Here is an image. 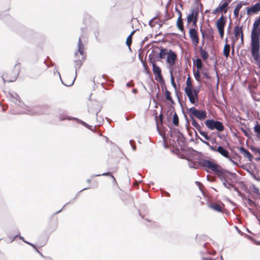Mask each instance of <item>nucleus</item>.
<instances>
[{
  "label": "nucleus",
  "instance_id": "0eeeda50",
  "mask_svg": "<svg viewBox=\"0 0 260 260\" xmlns=\"http://www.w3.org/2000/svg\"><path fill=\"white\" fill-rule=\"evenodd\" d=\"M18 65H20V63L15 64L14 68L12 70V73L14 74L13 76H9L7 73H5L2 75V78L4 83L14 82L17 79L20 71V67H18Z\"/></svg>",
  "mask_w": 260,
  "mask_h": 260
},
{
  "label": "nucleus",
  "instance_id": "ddd939ff",
  "mask_svg": "<svg viewBox=\"0 0 260 260\" xmlns=\"http://www.w3.org/2000/svg\"><path fill=\"white\" fill-rule=\"evenodd\" d=\"M251 54L255 64L260 62V45H250Z\"/></svg>",
  "mask_w": 260,
  "mask_h": 260
},
{
  "label": "nucleus",
  "instance_id": "a878e982",
  "mask_svg": "<svg viewBox=\"0 0 260 260\" xmlns=\"http://www.w3.org/2000/svg\"><path fill=\"white\" fill-rule=\"evenodd\" d=\"M210 246L209 244L208 243H205L203 245L204 248L206 249V251H201V254L202 255L204 254L205 253H207L209 255H215L216 251L214 250H210L209 249V246Z\"/></svg>",
  "mask_w": 260,
  "mask_h": 260
},
{
  "label": "nucleus",
  "instance_id": "603ef678",
  "mask_svg": "<svg viewBox=\"0 0 260 260\" xmlns=\"http://www.w3.org/2000/svg\"><path fill=\"white\" fill-rule=\"evenodd\" d=\"M231 154L233 155V157L234 159H239V161H240L242 158V156L240 155L238 152L234 150H231Z\"/></svg>",
  "mask_w": 260,
  "mask_h": 260
},
{
  "label": "nucleus",
  "instance_id": "473e14b6",
  "mask_svg": "<svg viewBox=\"0 0 260 260\" xmlns=\"http://www.w3.org/2000/svg\"><path fill=\"white\" fill-rule=\"evenodd\" d=\"M101 109H102V107L100 106V105H98L96 107H95V108H92V107L89 108L88 109V112L90 114H95L96 115V116H98V114L101 111Z\"/></svg>",
  "mask_w": 260,
  "mask_h": 260
},
{
  "label": "nucleus",
  "instance_id": "09e8293b",
  "mask_svg": "<svg viewBox=\"0 0 260 260\" xmlns=\"http://www.w3.org/2000/svg\"><path fill=\"white\" fill-rule=\"evenodd\" d=\"M56 72V73H57V74L58 75L59 77V78H60V81H61V83H62V84H63L64 85H65V86H68V87L71 86H72V85H73L74 84V80H73L72 81V82H71L70 84H65V83L63 82V81L62 80V79H61V76H60V74L59 72H58L57 71V69H56V68H55L54 69V75L55 74Z\"/></svg>",
  "mask_w": 260,
  "mask_h": 260
},
{
  "label": "nucleus",
  "instance_id": "864d4df0",
  "mask_svg": "<svg viewBox=\"0 0 260 260\" xmlns=\"http://www.w3.org/2000/svg\"><path fill=\"white\" fill-rule=\"evenodd\" d=\"M132 39H133V38L131 37V36L128 35L126 38V40L125 42V44H126V46L128 47L130 51H131V46L132 43Z\"/></svg>",
  "mask_w": 260,
  "mask_h": 260
},
{
  "label": "nucleus",
  "instance_id": "4d7b16f0",
  "mask_svg": "<svg viewBox=\"0 0 260 260\" xmlns=\"http://www.w3.org/2000/svg\"><path fill=\"white\" fill-rule=\"evenodd\" d=\"M246 201L247 202L248 204L251 206H254L256 207L257 206V204L256 203L255 201L251 200L249 197H247Z\"/></svg>",
  "mask_w": 260,
  "mask_h": 260
},
{
  "label": "nucleus",
  "instance_id": "13d9d810",
  "mask_svg": "<svg viewBox=\"0 0 260 260\" xmlns=\"http://www.w3.org/2000/svg\"><path fill=\"white\" fill-rule=\"evenodd\" d=\"M168 69H169V73H170V80H171V82H172V81H174V77L173 76V70L175 68H171V67H168Z\"/></svg>",
  "mask_w": 260,
  "mask_h": 260
},
{
  "label": "nucleus",
  "instance_id": "f257e3e1",
  "mask_svg": "<svg viewBox=\"0 0 260 260\" xmlns=\"http://www.w3.org/2000/svg\"><path fill=\"white\" fill-rule=\"evenodd\" d=\"M0 18L3 20L10 27L14 29L12 25H15L19 27V33L25 39L30 40L32 37L38 34L33 30L27 28L17 23L9 14H6L5 11L0 13Z\"/></svg>",
  "mask_w": 260,
  "mask_h": 260
},
{
  "label": "nucleus",
  "instance_id": "de8ad7c7",
  "mask_svg": "<svg viewBox=\"0 0 260 260\" xmlns=\"http://www.w3.org/2000/svg\"><path fill=\"white\" fill-rule=\"evenodd\" d=\"M57 226V224L56 223H54L52 225H49L46 230L47 233L50 235L52 232H53L56 229Z\"/></svg>",
  "mask_w": 260,
  "mask_h": 260
},
{
  "label": "nucleus",
  "instance_id": "a18cd8bd",
  "mask_svg": "<svg viewBox=\"0 0 260 260\" xmlns=\"http://www.w3.org/2000/svg\"><path fill=\"white\" fill-rule=\"evenodd\" d=\"M176 26L181 32L184 31L183 19L182 18H181L180 20L177 19L176 21Z\"/></svg>",
  "mask_w": 260,
  "mask_h": 260
},
{
  "label": "nucleus",
  "instance_id": "5fc2aeb1",
  "mask_svg": "<svg viewBox=\"0 0 260 260\" xmlns=\"http://www.w3.org/2000/svg\"><path fill=\"white\" fill-rule=\"evenodd\" d=\"M200 89H201V86H199L196 87L194 89L192 88V90H191V92L192 94H193L196 96L198 97Z\"/></svg>",
  "mask_w": 260,
  "mask_h": 260
},
{
  "label": "nucleus",
  "instance_id": "c9c22d12",
  "mask_svg": "<svg viewBox=\"0 0 260 260\" xmlns=\"http://www.w3.org/2000/svg\"><path fill=\"white\" fill-rule=\"evenodd\" d=\"M198 0H195V3L197 7L193 9H196V14L199 15V13L203 14V5L201 3H198Z\"/></svg>",
  "mask_w": 260,
  "mask_h": 260
},
{
  "label": "nucleus",
  "instance_id": "ea45409f",
  "mask_svg": "<svg viewBox=\"0 0 260 260\" xmlns=\"http://www.w3.org/2000/svg\"><path fill=\"white\" fill-rule=\"evenodd\" d=\"M253 131L257 137L260 138V123L257 121H255V124L253 127Z\"/></svg>",
  "mask_w": 260,
  "mask_h": 260
},
{
  "label": "nucleus",
  "instance_id": "aec40b11",
  "mask_svg": "<svg viewBox=\"0 0 260 260\" xmlns=\"http://www.w3.org/2000/svg\"><path fill=\"white\" fill-rule=\"evenodd\" d=\"M167 126L170 128L169 136L171 138H174L175 137H177L178 135L182 136V133L178 129L173 127L172 124L169 123Z\"/></svg>",
  "mask_w": 260,
  "mask_h": 260
},
{
  "label": "nucleus",
  "instance_id": "e2e57ef3",
  "mask_svg": "<svg viewBox=\"0 0 260 260\" xmlns=\"http://www.w3.org/2000/svg\"><path fill=\"white\" fill-rule=\"evenodd\" d=\"M113 170L112 171V172H110V171H108V172H105L102 174H100L101 176H108V177H110L111 178V176H113L112 175V173L114 172L116 169H113Z\"/></svg>",
  "mask_w": 260,
  "mask_h": 260
},
{
  "label": "nucleus",
  "instance_id": "4c0bfd02",
  "mask_svg": "<svg viewBox=\"0 0 260 260\" xmlns=\"http://www.w3.org/2000/svg\"><path fill=\"white\" fill-rule=\"evenodd\" d=\"M76 122L83 125L84 126H85V127H86L87 128H88V129H89L92 132L95 131L94 128H92V126L88 124L86 122H84V121H83L82 120H81L78 118L77 119Z\"/></svg>",
  "mask_w": 260,
  "mask_h": 260
},
{
  "label": "nucleus",
  "instance_id": "680f3d73",
  "mask_svg": "<svg viewBox=\"0 0 260 260\" xmlns=\"http://www.w3.org/2000/svg\"><path fill=\"white\" fill-rule=\"evenodd\" d=\"M201 136H202L206 140L209 141L210 137V135H208V133L205 131L201 132V133L200 134Z\"/></svg>",
  "mask_w": 260,
  "mask_h": 260
},
{
  "label": "nucleus",
  "instance_id": "f8f14e48",
  "mask_svg": "<svg viewBox=\"0 0 260 260\" xmlns=\"http://www.w3.org/2000/svg\"><path fill=\"white\" fill-rule=\"evenodd\" d=\"M152 72L154 74V79L158 81L161 85V87L163 88V85L165 86V81L162 77L161 74V69L159 66L152 67Z\"/></svg>",
  "mask_w": 260,
  "mask_h": 260
},
{
  "label": "nucleus",
  "instance_id": "6e6552de",
  "mask_svg": "<svg viewBox=\"0 0 260 260\" xmlns=\"http://www.w3.org/2000/svg\"><path fill=\"white\" fill-rule=\"evenodd\" d=\"M187 112L188 113L189 116L191 115L192 117H196L200 120H204L207 116V113L205 110L197 109L194 107L186 109Z\"/></svg>",
  "mask_w": 260,
  "mask_h": 260
},
{
  "label": "nucleus",
  "instance_id": "cd10ccee",
  "mask_svg": "<svg viewBox=\"0 0 260 260\" xmlns=\"http://www.w3.org/2000/svg\"><path fill=\"white\" fill-rule=\"evenodd\" d=\"M197 58L196 59L192 58L193 64L194 66H196L197 70H199L201 69L204 66L202 60L200 58L196 56Z\"/></svg>",
  "mask_w": 260,
  "mask_h": 260
},
{
  "label": "nucleus",
  "instance_id": "f03ea898",
  "mask_svg": "<svg viewBox=\"0 0 260 260\" xmlns=\"http://www.w3.org/2000/svg\"><path fill=\"white\" fill-rule=\"evenodd\" d=\"M199 164L201 166L200 169H204L207 172H212L217 176L219 174H223L224 171V169L216 163L214 159L210 157H209L208 159H205L202 157V155H200Z\"/></svg>",
  "mask_w": 260,
  "mask_h": 260
},
{
  "label": "nucleus",
  "instance_id": "f3484780",
  "mask_svg": "<svg viewBox=\"0 0 260 260\" xmlns=\"http://www.w3.org/2000/svg\"><path fill=\"white\" fill-rule=\"evenodd\" d=\"M226 17L223 16L222 14L219 18L217 19L215 22V25L218 31L224 30V27L226 23Z\"/></svg>",
  "mask_w": 260,
  "mask_h": 260
},
{
  "label": "nucleus",
  "instance_id": "4468645a",
  "mask_svg": "<svg viewBox=\"0 0 260 260\" xmlns=\"http://www.w3.org/2000/svg\"><path fill=\"white\" fill-rule=\"evenodd\" d=\"M77 46L78 50L75 52L74 55L77 57V56H78V54L81 55L82 56L80 59V61L83 63L86 59V57L83 55L84 53V46L82 43L81 36L79 38Z\"/></svg>",
  "mask_w": 260,
  "mask_h": 260
},
{
  "label": "nucleus",
  "instance_id": "f704fd0d",
  "mask_svg": "<svg viewBox=\"0 0 260 260\" xmlns=\"http://www.w3.org/2000/svg\"><path fill=\"white\" fill-rule=\"evenodd\" d=\"M196 15V9H191L186 17L187 25L191 23Z\"/></svg>",
  "mask_w": 260,
  "mask_h": 260
},
{
  "label": "nucleus",
  "instance_id": "58836bf2",
  "mask_svg": "<svg viewBox=\"0 0 260 260\" xmlns=\"http://www.w3.org/2000/svg\"><path fill=\"white\" fill-rule=\"evenodd\" d=\"M208 207L216 212H222V210H221L220 206L219 204H217L216 203L209 204Z\"/></svg>",
  "mask_w": 260,
  "mask_h": 260
},
{
  "label": "nucleus",
  "instance_id": "6ab92c4d",
  "mask_svg": "<svg viewBox=\"0 0 260 260\" xmlns=\"http://www.w3.org/2000/svg\"><path fill=\"white\" fill-rule=\"evenodd\" d=\"M211 148L212 151L219 153L221 155L225 158H228L230 154V152L221 145L218 146L217 148L214 147H211Z\"/></svg>",
  "mask_w": 260,
  "mask_h": 260
},
{
  "label": "nucleus",
  "instance_id": "0e129e2a",
  "mask_svg": "<svg viewBox=\"0 0 260 260\" xmlns=\"http://www.w3.org/2000/svg\"><path fill=\"white\" fill-rule=\"evenodd\" d=\"M193 76L194 77L195 79L197 81H199L201 78V76L200 75L199 70H197L196 72L193 71Z\"/></svg>",
  "mask_w": 260,
  "mask_h": 260
},
{
  "label": "nucleus",
  "instance_id": "b1692460",
  "mask_svg": "<svg viewBox=\"0 0 260 260\" xmlns=\"http://www.w3.org/2000/svg\"><path fill=\"white\" fill-rule=\"evenodd\" d=\"M193 88V86L191 83V77L189 75L186 79V86L184 88V91L185 93L190 92L191 90Z\"/></svg>",
  "mask_w": 260,
  "mask_h": 260
},
{
  "label": "nucleus",
  "instance_id": "79ce46f5",
  "mask_svg": "<svg viewBox=\"0 0 260 260\" xmlns=\"http://www.w3.org/2000/svg\"><path fill=\"white\" fill-rule=\"evenodd\" d=\"M166 16L165 18L163 20H160V23L159 24V26L158 27V29H159L165 23V22L171 19L172 18V16H167L168 12L167 10H166Z\"/></svg>",
  "mask_w": 260,
  "mask_h": 260
},
{
  "label": "nucleus",
  "instance_id": "c85d7f7f",
  "mask_svg": "<svg viewBox=\"0 0 260 260\" xmlns=\"http://www.w3.org/2000/svg\"><path fill=\"white\" fill-rule=\"evenodd\" d=\"M244 125L245 127H240L239 129L246 137H247L248 139L251 138L252 132L251 131L249 128H247L245 124Z\"/></svg>",
  "mask_w": 260,
  "mask_h": 260
},
{
  "label": "nucleus",
  "instance_id": "393cba45",
  "mask_svg": "<svg viewBox=\"0 0 260 260\" xmlns=\"http://www.w3.org/2000/svg\"><path fill=\"white\" fill-rule=\"evenodd\" d=\"M151 56L152 55L151 54H149V56H148V61H149V62L151 64L152 67H153V66H155V67L158 66L156 64V62L157 61H159L160 59H161V58L159 57V55L158 54V53L156 51L155 59H152V56Z\"/></svg>",
  "mask_w": 260,
  "mask_h": 260
},
{
  "label": "nucleus",
  "instance_id": "052dcab7",
  "mask_svg": "<svg viewBox=\"0 0 260 260\" xmlns=\"http://www.w3.org/2000/svg\"><path fill=\"white\" fill-rule=\"evenodd\" d=\"M230 48H223V55L226 57L228 58L230 56Z\"/></svg>",
  "mask_w": 260,
  "mask_h": 260
},
{
  "label": "nucleus",
  "instance_id": "a211bd4d",
  "mask_svg": "<svg viewBox=\"0 0 260 260\" xmlns=\"http://www.w3.org/2000/svg\"><path fill=\"white\" fill-rule=\"evenodd\" d=\"M139 59L140 60V61L142 63V66H143V72L147 75H149V77L151 81V82L154 85V87H153V88L154 90L156 89V87H155V84H156V83L154 82V81L153 80V76H152V73H151V72L150 71V70H149L148 69H147V67L146 64V63H145V62L144 61V60H143V59L141 57V56L139 54Z\"/></svg>",
  "mask_w": 260,
  "mask_h": 260
},
{
  "label": "nucleus",
  "instance_id": "c756f323",
  "mask_svg": "<svg viewBox=\"0 0 260 260\" xmlns=\"http://www.w3.org/2000/svg\"><path fill=\"white\" fill-rule=\"evenodd\" d=\"M16 237H18L19 239L21 240L23 242L31 246L33 248H36V245L25 240L24 238L20 235L19 232L18 233V234L13 237V239L11 240V242L14 241Z\"/></svg>",
  "mask_w": 260,
  "mask_h": 260
},
{
  "label": "nucleus",
  "instance_id": "69168bd1",
  "mask_svg": "<svg viewBox=\"0 0 260 260\" xmlns=\"http://www.w3.org/2000/svg\"><path fill=\"white\" fill-rule=\"evenodd\" d=\"M156 99H157L159 102H164V95L159 94V91L156 94Z\"/></svg>",
  "mask_w": 260,
  "mask_h": 260
},
{
  "label": "nucleus",
  "instance_id": "5701e85b",
  "mask_svg": "<svg viewBox=\"0 0 260 260\" xmlns=\"http://www.w3.org/2000/svg\"><path fill=\"white\" fill-rule=\"evenodd\" d=\"M190 104L194 105L195 107L199 106L198 97L196 96L191 92L185 93Z\"/></svg>",
  "mask_w": 260,
  "mask_h": 260
},
{
  "label": "nucleus",
  "instance_id": "49530a36",
  "mask_svg": "<svg viewBox=\"0 0 260 260\" xmlns=\"http://www.w3.org/2000/svg\"><path fill=\"white\" fill-rule=\"evenodd\" d=\"M199 70H201V73L203 75L204 78L206 79H210L211 76H210L207 70L204 67H203L201 69H200Z\"/></svg>",
  "mask_w": 260,
  "mask_h": 260
},
{
  "label": "nucleus",
  "instance_id": "37998d69",
  "mask_svg": "<svg viewBox=\"0 0 260 260\" xmlns=\"http://www.w3.org/2000/svg\"><path fill=\"white\" fill-rule=\"evenodd\" d=\"M199 50L203 59L206 60L209 57V54L208 52L202 48V46H200Z\"/></svg>",
  "mask_w": 260,
  "mask_h": 260
},
{
  "label": "nucleus",
  "instance_id": "412c9836",
  "mask_svg": "<svg viewBox=\"0 0 260 260\" xmlns=\"http://www.w3.org/2000/svg\"><path fill=\"white\" fill-rule=\"evenodd\" d=\"M240 153H241L245 157H246L249 161H252L253 156L251 153L244 147H237Z\"/></svg>",
  "mask_w": 260,
  "mask_h": 260
},
{
  "label": "nucleus",
  "instance_id": "9b49d317",
  "mask_svg": "<svg viewBox=\"0 0 260 260\" xmlns=\"http://www.w3.org/2000/svg\"><path fill=\"white\" fill-rule=\"evenodd\" d=\"M250 45H260V29L252 28Z\"/></svg>",
  "mask_w": 260,
  "mask_h": 260
},
{
  "label": "nucleus",
  "instance_id": "423d86ee",
  "mask_svg": "<svg viewBox=\"0 0 260 260\" xmlns=\"http://www.w3.org/2000/svg\"><path fill=\"white\" fill-rule=\"evenodd\" d=\"M204 123L206 126L210 130L216 129L218 132L222 131L224 129L223 123L218 120L213 118L207 119Z\"/></svg>",
  "mask_w": 260,
  "mask_h": 260
},
{
  "label": "nucleus",
  "instance_id": "7c9ffc66",
  "mask_svg": "<svg viewBox=\"0 0 260 260\" xmlns=\"http://www.w3.org/2000/svg\"><path fill=\"white\" fill-rule=\"evenodd\" d=\"M58 117L60 121H64L66 120H75L76 122L77 121V119L78 118L72 117L71 116H69L66 114H59Z\"/></svg>",
  "mask_w": 260,
  "mask_h": 260
},
{
  "label": "nucleus",
  "instance_id": "dca6fc26",
  "mask_svg": "<svg viewBox=\"0 0 260 260\" xmlns=\"http://www.w3.org/2000/svg\"><path fill=\"white\" fill-rule=\"evenodd\" d=\"M246 9V14L247 15H251L253 14L257 13L260 11V0H258L255 4L250 7L245 8Z\"/></svg>",
  "mask_w": 260,
  "mask_h": 260
},
{
  "label": "nucleus",
  "instance_id": "e433bc0d",
  "mask_svg": "<svg viewBox=\"0 0 260 260\" xmlns=\"http://www.w3.org/2000/svg\"><path fill=\"white\" fill-rule=\"evenodd\" d=\"M75 63V77L74 79V81L75 80L77 75V70H79L83 65V63L80 61V59H77L74 60Z\"/></svg>",
  "mask_w": 260,
  "mask_h": 260
},
{
  "label": "nucleus",
  "instance_id": "20e7f679",
  "mask_svg": "<svg viewBox=\"0 0 260 260\" xmlns=\"http://www.w3.org/2000/svg\"><path fill=\"white\" fill-rule=\"evenodd\" d=\"M223 174H219L217 176L222 182V185L227 189L231 190L233 187V183L230 182L226 179H229L230 177L233 179H237L238 175L236 173L232 172L225 169H224Z\"/></svg>",
  "mask_w": 260,
  "mask_h": 260
},
{
  "label": "nucleus",
  "instance_id": "2eb2a0df",
  "mask_svg": "<svg viewBox=\"0 0 260 260\" xmlns=\"http://www.w3.org/2000/svg\"><path fill=\"white\" fill-rule=\"evenodd\" d=\"M188 34L192 43L196 46L199 43L198 31L195 28L189 27Z\"/></svg>",
  "mask_w": 260,
  "mask_h": 260
},
{
  "label": "nucleus",
  "instance_id": "39448f33",
  "mask_svg": "<svg viewBox=\"0 0 260 260\" xmlns=\"http://www.w3.org/2000/svg\"><path fill=\"white\" fill-rule=\"evenodd\" d=\"M11 98L12 99L11 101L15 103L16 105L20 106L23 109H26L27 112H21V114H26L30 115H33L37 114V112L34 110L30 109L27 105L24 104L22 101L19 95L16 92L10 93Z\"/></svg>",
  "mask_w": 260,
  "mask_h": 260
},
{
  "label": "nucleus",
  "instance_id": "bb28decb",
  "mask_svg": "<svg viewBox=\"0 0 260 260\" xmlns=\"http://www.w3.org/2000/svg\"><path fill=\"white\" fill-rule=\"evenodd\" d=\"M231 0H222L219 5L223 10V13L225 14L228 11V6L231 3Z\"/></svg>",
  "mask_w": 260,
  "mask_h": 260
},
{
  "label": "nucleus",
  "instance_id": "3c124183",
  "mask_svg": "<svg viewBox=\"0 0 260 260\" xmlns=\"http://www.w3.org/2000/svg\"><path fill=\"white\" fill-rule=\"evenodd\" d=\"M220 12H221L222 14L223 15L224 14L223 13V10L221 7L218 5L217 7H216L214 10H212V13L214 15H217Z\"/></svg>",
  "mask_w": 260,
  "mask_h": 260
},
{
  "label": "nucleus",
  "instance_id": "72a5a7b5",
  "mask_svg": "<svg viewBox=\"0 0 260 260\" xmlns=\"http://www.w3.org/2000/svg\"><path fill=\"white\" fill-rule=\"evenodd\" d=\"M159 53H158V54L159 55V57L161 58V59L165 58L166 56L167 55V54L169 52V50H168L167 48H164L161 46H160L159 48Z\"/></svg>",
  "mask_w": 260,
  "mask_h": 260
},
{
  "label": "nucleus",
  "instance_id": "774afa93",
  "mask_svg": "<svg viewBox=\"0 0 260 260\" xmlns=\"http://www.w3.org/2000/svg\"><path fill=\"white\" fill-rule=\"evenodd\" d=\"M252 187L253 188L252 191L253 193H256L260 196V193L259 192V189L254 184L252 185Z\"/></svg>",
  "mask_w": 260,
  "mask_h": 260
},
{
  "label": "nucleus",
  "instance_id": "9d476101",
  "mask_svg": "<svg viewBox=\"0 0 260 260\" xmlns=\"http://www.w3.org/2000/svg\"><path fill=\"white\" fill-rule=\"evenodd\" d=\"M177 56L176 53L173 50L169 49L166 59V63L168 64V68H176L175 61L177 59Z\"/></svg>",
  "mask_w": 260,
  "mask_h": 260
},
{
  "label": "nucleus",
  "instance_id": "a19ab883",
  "mask_svg": "<svg viewBox=\"0 0 260 260\" xmlns=\"http://www.w3.org/2000/svg\"><path fill=\"white\" fill-rule=\"evenodd\" d=\"M235 182H237L240 186L241 189H243L246 193H247L249 194H251V191L248 189L247 186H246V185L245 184V183L244 181H238V182L235 181Z\"/></svg>",
  "mask_w": 260,
  "mask_h": 260
},
{
  "label": "nucleus",
  "instance_id": "4be33fe9",
  "mask_svg": "<svg viewBox=\"0 0 260 260\" xmlns=\"http://www.w3.org/2000/svg\"><path fill=\"white\" fill-rule=\"evenodd\" d=\"M243 25L241 26H239V25H236L234 28V36H240V39H242V42H243L244 40V33L242 30Z\"/></svg>",
  "mask_w": 260,
  "mask_h": 260
},
{
  "label": "nucleus",
  "instance_id": "2f4dec72",
  "mask_svg": "<svg viewBox=\"0 0 260 260\" xmlns=\"http://www.w3.org/2000/svg\"><path fill=\"white\" fill-rule=\"evenodd\" d=\"M165 88V94H166V99L167 100H168L169 101H170V103L171 105H175V101L173 100L172 96H171V93L170 91H169L166 87V85H163V88Z\"/></svg>",
  "mask_w": 260,
  "mask_h": 260
},
{
  "label": "nucleus",
  "instance_id": "7ed1b4c3",
  "mask_svg": "<svg viewBox=\"0 0 260 260\" xmlns=\"http://www.w3.org/2000/svg\"><path fill=\"white\" fill-rule=\"evenodd\" d=\"M185 153L188 156L187 160L189 168L196 170L200 169L199 160H200V155H202V152H198L192 147H187L185 150Z\"/></svg>",
  "mask_w": 260,
  "mask_h": 260
},
{
  "label": "nucleus",
  "instance_id": "338daca9",
  "mask_svg": "<svg viewBox=\"0 0 260 260\" xmlns=\"http://www.w3.org/2000/svg\"><path fill=\"white\" fill-rule=\"evenodd\" d=\"M174 112H175L174 107L173 106H169L168 107L166 113H169V112L170 113H173Z\"/></svg>",
  "mask_w": 260,
  "mask_h": 260
},
{
  "label": "nucleus",
  "instance_id": "1a4fd4ad",
  "mask_svg": "<svg viewBox=\"0 0 260 260\" xmlns=\"http://www.w3.org/2000/svg\"><path fill=\"white\" fill-rule=\"evenodd\" d=\"M43 63L46 64V67L45 69H40L38 68H35L31 69L28 72V77L33 79H36L40 77L43 71L47 70L50 66L47 64L45 61Z\"/></svg>",
  "mask_w": 260,
  "mask_h": 260
},
{
  "label": "nucleus",
  "instance_id": "bf43d9fd",
  "mask_svg": "<svg viewBox=\"0 0 260 260\" xmlns=\"http://www.w3.org/2000/svg\"><path fill=\"white\" fill-rule=\"evenodd\" d=\"M198 20V15L196 14L194 16V18H193L192 22V26L193 27H197V22Z\"/></svg>",
  "mask_w": 260,
  "mask_h": 260
},
{
  "label": "nucleus",
  "instance_id": "c03bdc74",
  "mask_svg": "<svg viewBox=\"0 0 260 260\" xmlns=\"http://www.w3.org/2000/svg\"><path fill=\"white\" fill-rule=\"evenodd\" d=\"M172 123H173V124L175 126H177L179 125V117H178V116L176 112H174V113H173Z\"/></svg>",
  "mask_w": 260,
  "mask_h": 260
},
{
  "label": "nucleus",
  "instance_id": "6e6d98bb",
  "mask_svg": "<svg viewBox=\"0 0 260 260\" xmlns=\"http://www.w3.org/2000/svg\"><path fill=\"white\" fill-rule=\"evenodd\" d=\"M177 137V141L179 145H180L181 142L184 143L185 141V138L183 134H182V136H180V135H178Z\"/></svg>",
  "mask_w": 260,
  "mask_h": 260
},
{
  "label": "nucleus",
  "instance_id": "8fccbe9b",
  "mask_svg": "<svg viewBox=\"0 0 260 260\" xmlns=\"http://www.w3.org/2000/svg\"><path fill=\"white\" fill-rule=\"evenodd\" d=\"M252 27L260 29V16L256 18L253 24Z\"/></svg>",
  "mask_w": 260,
  "mask_h": 260
}]
</instances>
